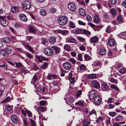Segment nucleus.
Instances as JSON below:
<instances>
[{"instance_id":"nucleus-46","label":"nucleus","mask_w":126,"mask_h":126,"mask_svg":"<svg viewBox=\"0 0 126 126\" xmlns=\"http://www.w3.org/2000/svg\"><path fill=\"white\" fill-rule=\"evenodd\" d=\"M82 55L81 53H79L78 55V59L80 61H82Z\"/></svg>"},{"instance_id":"nucleus-44","label":"nucleus","mask_w":126,"mask_h":126,"mask_svg":"<svg viewBox=\"0 0 126 126\" xmlns=\"http://www.w3.org/2000/svg\"><path fill=\"white\" fill-rule=\"evenodd\" d=\"M119 72L120 73L124 74L126 72V69L125 68H122L120 71H119Z\"/></svg>"},{"instance_id":"nucleus-17","label":"nucleus","mask_w":126,"mask_h":126,"mask_svg":"<svg viewBox=\"0 0 126 126\" xmlns=\"http://www.w3.org/2000/svg\"><path fill=\"white\" fill-rule=\"evenodd\" d=\"M115 41L113 39H109L108 42V44L110 46H113L115 44Z\"/></svg>"},{"instance_id":"nucleus-42","label":"nucleus","mask_w":126,"mask_h":126,"mask_svg":"<svg viewBox=\"0 0 126 126\" xmlns=\"http://www.w3.org/2000/svg\"><path fill=\"white\" fill-rule=\"evenodd\" d=\"M28 72V70L24 68H22L21 71L20 72L24 74H25Z\"/></svg>"},{"instance_id":"nucleus-33","label":"nucleus","mask_w":126,"mask_h":126,"mask_svg":"<svg viewBox=\"0 0 126 126\" xmlns=\"http://www.w3.org/2000/svg\"><path fill=\"white\" fill-rule=\"evenodd\" d=\"M103 121V118L101 116H99L97 119L96 122L97 123H100L102 122Z\"/></svg>"},{"instance_id":"nucleus-1","label":"nucleus","mask_w":126,"mask_h":126,"mask_svg":"<svg viewBox=\"0 0 126 126\" xmlns=\"http://www.w3.org/2000/svg\"><path fill=\"white\" fill-rule=\"evenodd\" d=\"M59 23L62 25H65L68 21V18L65 16H61L58 19Z\"/></svg>"},{"instance_id":"nucleus-49","label":"nucleus","mask_w":126,"mask_h":126,"mask_svg":"<svg viewBox=\"0 0 126 126\" xmlns=\"http://www.w3.org/2000/svg\"><path fill=\"white\" fill-rule=\"evenodd\" d=\"M10 99L9 97H7L4 100L1 101L2 103H5L7 102H8L10 100Z\"/></svg>"},{"instance_id":"nucleus-59","label":"nucleus","mask_w":126,"mask_h":126,"mask_svg":"<svg viewBox=\"0 0 126 126\" xmlns=\"http://www.w3.org/2000/svg\"><path fill=\"white\" fill-rule=\"evenodd\" d=\"M96 114V111L95 110H93L90 112L89 115H91L93 114Z\"/></svg>"},{"instance_id":"nucleus-57","label":"nucleus","mask_w":126,"mask_h":126,"mask_svg":"<svg viewBox=\"0 0 126 126\" xmlns=\"http://www.w3.org/2000/svg\"><path fill=\"white\" fill-rule=\"evenodd\" d=\"M110 13L113 15L116 14V10L113 9H112L110 10Z\"/></svg>"},{"instance_id":"nucleus-16","label":"nucleus","mask_w":126,"mask_h":126,"mask_svg":"<svg viewBox=\"0 0 126 126\" xmlns=\"http://www.w3.org/2000/svg\"><path fill=\"white\" fill-rule=\"evenodd\" d=\"M51 47L53 49L56 53L58 54L59 53L60 51V49L59 47L57 46H52Z\"/></svg>"},{"instance_id":"nucleus-63","label":"nucleus","mask_w":126,"mask_h":126,"mask_svg":"<svg viewBox=\"0 0 126 126\" xmlns=\"http://www.w3.org/2000/svg\"><path fill=\"white\" fill-rule=\"evenodd\" d=\"M47 39L46 38L42 39L41 40V43L43 44H45L46 43Z\"/></svg>"},{"instance_id":"nucleus-5","label":"nucleus","mask_w":126,"mask_h":126,"mask_svg":"<svg viewBox=\"0 0 126 126\" xmlns=\"http://www.w3.org/2000/svg\"><path fill=\"white\" fill-rule=\"evenodd\" d=\"M68 7L69 9L72 12L75 11L76 9L75 5L73 2L69 3Z\"/></svg>"},{"instance_id":"nucleus-39","label":"nucleus","mask_w":126,"mask_h":126,"mask_svg":"<svg viewBox=\"0 0 126 126\" xmlns=\"http://www.w3.org/2000/svg\"><path fill=\"white\" fill-rule=\"evenodd\" d=\"M64 48L67 51H69L70 50V47L69 45L67 44H65L64 47Z\"/></svg>"},{"instance_id":"nucleus-26","label":"nucleus","mask_w":126,"mask_h":126,"mask_svg":"<svg viewBox=\"0 0 126 126\" xmlns=\"http://www.w3.org/2000/svg\"><path fill=\"white\" fill-rule=\"evenodd\" d=\"M83 30L80 29H76L75 32L76 34H82Z\"/></svg>"},{"instance_id":"nucleus-11","label":"nucleus","mask_w":126,"mask_h":126,"mask_svg":"<svg viewBox=\"0 0 126 126\" xmlns=\"http://www.w3.org/2000/svg\"><path fill=\"white\" fill-rule=\"evenodd\" d=\"M82 122L83 126H89L90 124L89 120L87 119H84L82 121Z\"/></svg>"},{"instance_id":"nucleus-18","label":"nucleus","mask_w":126,"mask_h":126,"mask_svg":"<svg viewBox=\"0 0 126 126\" xmlns=\"http://www.w3.org/2000/svg\"><path fill=\"white\" fill-rule=\"evenodd\" d=\"M58 32L63 35H66L69 33L68 31L67 30H59L58 31Z\"/></svg>"},{"instance_id":"nucleus-21","label":"nucleus","mask_w":126,"mask_h":126,"mask_svg":"<svg viewBox=\"0 0 126 126\" xmlns=\"http://www.w3.org/2000/svg\"><path fill=\"white\" fill-rule=\"evenodd\" d=\"M37 110L39 114H40V112H43L45 110V109L44 107H40L37 108Z\"/></svg>"},{"instance_id":"nucleus-47","label":"nucleus","mask_w":126,"mask_h":126,"mask_svg":"<svg viewBox=\"0 0 126 126\" xmlns=\"http://www.w3.org/2000/svg\"><path fill=\"white\" fill-rule=\"evenodd\" d=\"M116 113L115 112H110L109 113V114L110 116L114 117L116 115Z\"/></svg>"},{"instance_id":"nucleus-31","label":"nucleus","mask_w":126,"mask_h":126,"mask_svg":"<svg viewBox=\"0 0 126 126\" xmlns=\"http://www.w3.org/2000/svg\"><path fill=\"white\" fill-rule=\"evenodd\" d=\"M91 32L88 31L85 29L83 30L82 34H85L87 35H89L91 34Z\"/></svg>"},{"instance_id":"nucleus-28","label":"nucleus","mask_w":126,"mask_h":126,"mask_svg":"<svg viewBox=\"0 0 126 126\" xmlns=\"http://www.w3.org/2000/svg\"><path fill=\"white\" fill-rule=\"evenodd\" d=\"M123 119V117L120 115H119L115 118L114 119L116 121L119 122L121 121Z\"/></svg>"},{"instance_id":"nucleus-52","label":"nucleus","mask_w":126,"mask_h":126,"mask_svg":"<svg viewBox=\"0 0 126 126\" xmlns=\"http://www.w3.org/2000/svg\"><path fill=\"white\" fill-rule=\"evenodd\" d=\"M69 61L73 64H75L76 63V60L73 58H70L69 59Z\"/></svg>"},{"instance_id":"nucleus-27","label":"nucleus","mask_w":126,"mask_h":126,"mask_svg":"<svg viewBox=\"0 0 126 126\" xmlns=\"http://www.w3.org/2000/svg\"><path fill=\"white\" fill-rule=\"evenodd\" d=\"M122 66V64L121 63L117 61L116 62L115 66L117 68H120Z\"/></svg>"},{"instance_id":"nucleus-62","label":"nucleus","mask_w":126,"mask_h":126,"mask_svg":"<svg viewBox=\"0 0 126 126\" xmlns=\"http://www.w3.org/2000/svg\"><path fill=\"white\" fill-rule=\"evenodd\" d=\"M78 22L79 24L80 25H81L83 26H85V25L86 24V23H85L84 22H83L82 21H81L80 20H79L78 21Z\"/></svg>"},{"instance_id":"nucleus-32","label":"nucleus","mask_w":126,"mask_h":126,"mask_svg":"<svg viewBox=\"0 0 126 126\" xmlns=\"http://www.w3.org/2000/svg\"><path fill=\"white\" fill-rule=\"evenodd\" d=\"M99 53L101 55L104 54L106 52V49L104 48L100 49L99 50Z\"/></svg>"},{"instance_id":"nucleus-29","label":"nucleus","mask_w":126,"mask_h":126,"mask_svg":"<svg viewBox=\"0 0 126 126\" xmlns=\"http://www.w3.org/2000/svg\"><path fill=\"white\" fill-rule=\"evenodd\" d=\"M49 42L51 43H53L56 41V38L54 37H51L49 38Z\"/></svg>"},{"instance_id":"nucleus-30","label":"nucleus","mask_w":126,"mask_h":126,"mask_svg":"<svg viewBox=\"0 0 126 126\" xmlns=\"http://www.w3.org/2000/svg\"><path fill=\"white\" fill-rule=\"evenodd\" d=\"M5 52L6 55V56L8 55V54H11L12 52V50L10 48H7L5 50Z\"/></svg>"},{"instance_id":"nucleus-48","label":"nucleus","mask_w":126,"mask_h":126,"mask_svg":"<svg viewBox=\"0 0 126 126\" xmlns=\"http://www.w3.org/2000/svg\"><path fill=\"white\" fill-rule=\"evenodd\" d=\"M110 81L111 82L115 83L116 84L118 82L117 79H114L111 78L110 79Z\"/></svg>"},{"instance_id":"nucleus-3","label":"nucleus","mask_w":126,"mask_h":126,"mask_svg":"<svg viewBox=\"0 0 126 126\" xmlns=\"http://www.w3.org/2000/svg\"><path fill=\"white\" fill-rule=\"evenodd\" d=\"M91 85L93 87L96 89H99L100 87L99 82L96 80H94L92 81Z\"/></svg>"},{"instance_id":"nucleus-58","label":"nucleus","mask_w":126,"mask_h":126,"mask_svg":"<svg viewBox=\"0 0 126 126\" xmlns=\"http://www.w3.org/2000/svg\"><path fill=\"white\" fill-rule=\"evenodd\" d=\"M50 12L52 13H54L56 12V10L55 8H51L50 9Z\"/></svg>"},{"instance_id":"nucleus-40","label":"nucleus","mask_w":126,"mask_h":126,"mask_svg":"<svg viewBox=\"0 0 126 126\" xmlns=\"http://www.w3.org/2000/svg\"><path fill=\"white\" fill-rule=\"evenodd\" d=\"M110 87L112 89H114L117 91L119 90V88L115 85H111L110 86Z\"/></svg>"},{"instance_id":"nucleus-41","label":"nucleus","mask_w":126,"mask_h":126,"mask_svg":"<svg viewBox=\"0 0 126 126\" xmlns=\"http://www.w3.org/2000/svg\"><path fill=\"white\" fill-rule=\"evenodd\" d=\"M69 24L70 25V27L71 28H73L76 27L75 24L73 22L70 21L69 22Z\"/></svg>"},{"instance_id":"nucleus-56","label":"nucleus","mask_w":126,"mask_h":126,"mask_svg":"<svg viewBox=\"0 0 126 126\" xmlns=\"http://www.w3.org/2000/svg\"><path fill=\"white\" fill-rule=\"evenodd\" d=\"M76 105H79L81 106H83V105L82 102L79 100L75 103Z\"/></svg>"},{"instance_id":"nucleus-6","label":"nucleus","mask_w":126,"mask_h":126,"mask_svg":"<svg viewBox=\"0 0 126 126\" xmlns=\"http://www.w3.org/2000/svg\"><path fill=\"white\" fill-rule=\"evenodd\" d=\"M45 54L48 56H50L53 54V51L51 49L49 48H46L44 50Z\"/></svg>"},{"instance_id":"nucleus-60","label":"nucleus","mask_w":126,"mask_h":126,"mask_svg":"<svg viewBox=\"0 0 126 126\" xmlns=\"http://www.w3.org/2000/svg\"><path fill=\"white\" fill-rule=\"evenodd\" d=\"M113 98L112 97H110L107 100H105L106 102H107L108 103H111L112 102V100Z\"/></svg>"},{"instance_id":"nucleus-38","label":"nucleus","mask_w":126,"mask_h":126,"mask_svg":"<svg viewBox=\"0 0 126 126\" xmlns=\"http://www.w3.org/2000/svg\"><path fill=\"white\" fill-rule=\"evenodd\" d=\"M78 40L79 42H84L85 40V39L81 37L78 36L77 37Z\"/></svg>"},{"instance_id":"nucleus-54","label":"nucleus","mask_w":126,"mask_h":126,"mask_svg":"<svg viewBox=\"0 0 126 126\" xmlns=\"http://www.w3.org/2000/svg\"><path fill=\"white\" fill-rule=\"evenodd\" d=\"M5 108L8 111H10L12 109L11 107L9 105H6L5 106Z\"/></svg>"},{"instance_id":"nucleus-7","label":"nucleus","mask_w":126,"mask_h":126,"mask_svg":"<svg viewBox=\"0 0 126 126\" xmlns=\"http://www.w3.org/2000/svg\"><path fill=\"white\" fill-rule=\"evenodd\" d=\"M5 18V16H0V19H1L0 23L1 25L3 26H6L8 24V22H6Z\"/></svg>"},{"instance_id":"nucleus-9","label":"nucleus","mask_w":126,"mask_h":126,"mask_svg":"<svg viewBox=\"0 0 126 126\" xmlns=\"http://www.w3.org/2000/svg\"><path fill=\"white\" fill-rule=\"evenodd\" d=\"M94 101L95 105L98 106L100 104L101 99L100 96H97L95 97Z\"/></svg>"},{"instance_id":"nucleus-53","label":"nucleus","mask_w":126,"mask_h":126,"mask_svg":"<svg viewBox=\"0 0 126 126\" xmlns=\"http://www.w3.org/2000/svg\"><path fill=\"white\" fill-rule=\"evenodd\" d=\"M84 58L86 61H87L90 60V57L87 54H85L84 55Z\"/></svg>"},{"instance_id":"nucleus-35","label":"nucleus","mask_w":126,"mask_h":126,"mask_svg":"<svg viewBox=\"0 0 126 126\" xmlns=\"http://www.w3.org/2000/svg\"><path fill=\"white\" fill-rule=\"evenodd\" d=\"M117 18L118 22L119 23H120L123 22L122 18L121 16H119L117 17Z\"/></svg>"},{"instance_id":"nucleus-64","label":"nucleus","mask_w":126,"mask_h":126,"mask_svg":"<svg viewBox=\"0 0 126 126\" xmlns=\"http://www.w3.org/2000/svg\"><path fill=\"white\" fill-rule=\"evenodd\" d=\"M15 27L16 28H17L21 27V26L19 23H16L15 24Z\"/></svg>"},{"instance_id":"nucleus-15","label":"nucleus","mask_w":126,"mask_h":126,"mask_svg":"<svg viewBox=\"0 0 126 126\" xmlns=\"http://www.w3.org/2000/svg\"><path fill=\"white\" fill-rule=\"evenodd\" d=\"M19 16L20 18L23 21H27V19L26 15L24 14H19Z\"/></svg>"},{"instance_id":"nucleus-10","label":"nucleus","mask_w":126,"mask_h":126,"mask_svg":"<svg viewBox=\"0 0 126 126\" xmlns=\"http://www.w3.org/2000/svg\"><path fill=\"white\" fill-rule=\"evenodd\" d=\"M64 67L66 69L69 70L71 69L72 65L70 63L68 62L65 63L63 64Z\"/></svg>"},{"instance_id":"nucleus-2","label":"nucleus","mask_w":126,"mask_h":126,"mask_svg":"<svg viewBox=\"0 0 126 126\" xmlns=\"http://www.w3.org/2000/svg\"><path fill=\"white\" fill-rule=\"evenodd\" d=\"M22 8L25 10L29 9L31 7V4L29 1L25 0L23 1L21 3Z\"/></svg>"},{"instance_id":"nucleus-45","label":"nucleus","mask_w":126,"mask_h":126,"mask_svg":"<svg viewBox=\"0 0 126 126\" xmlns=\"http://www.w3.org/2000/svg\"><path fill=\"white\" fill-rule=\"evenodd\" d=\"M79 66L80 69L81 70H84L86 68L85 65L83 64H81Z\"/></svg>"},{"instance_id":"nucleus-61","label":"nucleus","mask_w":126,"mask_h":126,"mask_svg":"<svg viewBox=\"0 0 126 126\" xmlns=\"http://www.w3.org/2000/svg\"><path fill=\"white\" fill-rule=\"evenodd\" d=\"M0 54L4 57L6 56V55L5 54V51L1 50L0 51Z\"/></svg>"},{"instance_id":"nucleus-12","label":"nucleus","mask_w":126,"mask_h":126,"mask_svg":"<svg viewBox=\"0 0 126 126\" xmlns=\"http://www.w3.org/2000/svg\"><path fill=\"white\" fill-rule=\"evenodd\" d=\"M11 119L12 122L14 123H16L18 121V119L16 116L14 114L12 115L11 116Z\"/></svg>"},{"instance_id":"nucleus-24","label":"nucleus","mask_w":126,"mask_h":126,"mask_svg":"<svg viewBox=\"0 0 126 126\" xmlns=\"http://www.w3.org/2000/svg\"><path fill=\"white\" fill-rule=\"evenodd\" d=\"M48 79H54L57 78V76L54 75H49L47 76Z\"/></svg>"},{"instance_id":"nucleus-13","label":"nucleus","mask_w":126,"mask_h":126,"mask_svg":"<svg viewBox=\"0 0 126 126\" xmlns=\"http://www.w3.org/2000/svg\"><path fill=\"white\" fill-rule=\"evenodd\" d=\"M29 30L30 32L34 33H36L37 32L36 29L32 26H30L29 27Z\"/></svg>"},{"instance_id":"nucleus-51","label":"nucleus","mask_w":126,"mask_h":126,"mask_svg":"<svg viewBox=\"0 0 126 126\" xmlns=\"http://www.w3.org/2000/svg\"><path fill=\"white\" fill-rule=\"evenodd\" d=\"M37 79V78L36 76V75L34 76L32 79V80L31 82V83L35 82L36 81Z\"/></svg>"},{"instance_id":"nucleus-50","label":"nucleus","mask_w":126,"mask_h":126,"mask_svg":"<svg viewBox=\"0 0 126 126\" xmlns=\"http://www.w3.org/2000/svg\"><path fill=\"white\" fill-rule=\"evenodd\" d=\"M25 110L27 113L28 114V116L29 117H32V115L31 112L29 110H27L26 109Z\"/></svg>"},{"instance_id":"nucleus-43","label":"nucleus","mask_w":126,"mask_h":126,"mask_svg":"<svg viewBox=\"0 0 126 126\" xmlns=\"http://www.w3.org/2000/svg\"><path fill=\"white\" fill-rule=\"evenodd\" d=\"M100 19L97 15L95 16L94 18V21L96 23H98L100 21Z\"/></svg>"},{"instance_id":"nucleus-25","label":"nucleus","mask_w":126,"mask_h":126,"mask_svg":"<svg viewBox=\"0 0 126 126\" xmlns=\"http://www.w3.org/2000/svg\"><path fill=\"white\" fill-rule=\"evenodd\" d=\"M88 77L89 78L91 79H94L96 78V76L95 74H92L88 75Z\"/></svg>"},{"instance_id":"nucleus-20","label":"nucleus","mask_w":126,"mask_h":126,"mask_svg":"<svg viewBox=\"0 0 126 126\" xmlns=\"http://www.w3.org/2000/svg\"><path fill=\"white\" fill-rule=\"evenodd\" d=\"M79 13L80 15L82 16H85L86 14L85 10L83 8H80L79 10Z\"/></svg>"},{"instance_id":"nucleus-19","label":"nucleus","mask_w":126,"mask_h":126,"mask_svg":"<svg viewBox=\"0 0 126 126\" xmlns=\"http://www.w3.org/2000/svg\"><path fill=\"white\" fill-rule=\"evenodd\" d=\"M1 40L2 42L6 44L9 43L10 41V39L8 37L2 38L1 39Z\"/></svg>"},{"instance_id":"nucleus-4","label":"nucleus","mask_w":126,"mask_h":126,"mask_svg":"<svg viewBox=\"0 0 126 126\" xmlns=\"http://www.w3.org/2000/svg\"><path fill=\"white\" fill-rule=\"evenodd\" d=\"M88 92L89 94H88V96H89L90 99H92L94 98L95 94L96 93V90L92 89V90Z\"/></svg>"},{"instance_id":"nucleus-8","label":"nucleus","mask_w":126,"mask_h":126,"mask_svg":"<svg viewBox=\"0 0 126 126\" xmlns=\"http://www.w3.org/2000/svg\"><path fill=\"white\" fill-rule=\"evenodd\" d=\"M101 85L102 87L104 90L108 91L109 90V86L106 82L102 81L101 82Z\"/></svg>"},{"instance_id":"nucleus-22","label":"nucleus","mask_w":126,"mask_h":126,"mask_svg":"<svg viewBox=\"0 0 126 126\" xmlns=\"http://www.w3.org/2000/svg\"><path fill=\"white\" fill-rule=\"evenodd\" d=\"M98 38L96 36H94L90 40V42L91 43H95L98 40Z\"/></svg>"},{"instance_id":"nucleus-36","label":"nucleus","mask_w":126,"mask_h":126,"mask_svg":"<svg viewBox=\"0 0 126 126\" xmlns=\"http://www.w3.org/2000/svg\"><path fill=\"white\" fill-rule=\"evenodd\" d=\"M40 13L41 15L44 16L46 14V11L44 9H41L40 11Z\"/></svg>"},{"instance_id":"nucleus-14","label":"nucleus","mask_w":126,"mask_h":126,"mask_svg":"<svg viewBox=\"0 0 126 126\" xmlns=\"http://www.w3.org/2000/svg\"><path fill=\"white\" fill-rule=\"evenodd\" d=\"M11 10L13 13H17L19 11V8L16 6H14L12 7Z\"/></svg>"},{"instance_id":"nucleus-37","label":"nucleus","mask_w":126,"mask_h":126,"mask_svg":"<svg viewBox=\"0 0 126 126\" xmlns=\"http://www.w3.org/2000/svg\"><path fill=\"white\" fill-rule=\"evenodd\" d=\"M48 63L46 62H44L43 64L42 65L41 67L43 69L46 68L48 65Z\"/></svg>"},{"instance_id":"nucleus-34","label":"nucleus","mask_w":126,"mask_h":126,"mask_svg":"<svg viewBox=\"0 0 126 126\" xmlns=\"http://www.w3.org/2000/svg\"><path fill=\"white\" fill-rule=\"evenodd\" d=\"M82 93V92L81 90H79L77 92L76 95V96L77 98H78L80 97V95Z\"/></svg>"},{"instance_id":"nucleus-23","label":"nucleus","mask_w":126,"mask_h":126,"mask_svg":"<svg viewBox=\"0 0 126 126\" xmlns=\"http://www.w3.org/2000/svg\"><path fill=\"white\" fill-rule=\"evenodd\" d=\"M68 42L71 43H75L76 42V41L73 38H70L68 39Z\"/></svg>"},{"instance_id":"nucleus-55","label":"nucleus","mask_w":126,"mask_h":126,"mask_svg":"<svg viewBox=\"0 0 126 126\" xmlns=\"http://www.w3.org/2000/svg\"><path fill=\"white\" fill-rule=\"evenodd\" d=\"M46 101L44 100L41 101L40 102V105L42 106H45L46 104Z\"/></svg>"}]
</instances>
